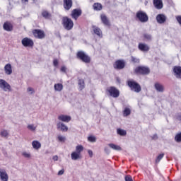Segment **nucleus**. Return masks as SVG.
<instances>
[{
  "instance_id": "nucleus-20",
  "label": "nucleus",
  "mask_w": 181,
  "mask_h": 181,
  "mask_svg": "<svg viewBox=\"0 0 181 181\" xmlns=\"http://www.w3.org/2000/svg\"><path fill=\"white\" fill-rule=\"evenodd\" d=\"M5 74L7 76H11L12 74V65L11 64H7L4 66Z\"/></svg>"
},
{
  "instance_id": "nucleus-37",
  "label": "nucleus",
  "mask_w": 181,
  "mask_h": 181,
  "mask_svg": "<svg viewBox=\"0 0 181 181\" xmlns=\"http://www.w3.org/2000/svg\"><path fill=\"white\" fill-rule=\"evenodd\" d=\"M58 142H66V137L62 135L57 136Z\"/></svg>"
},
{
  "instance_id": "nucleus-51",
  "label": "nucleus",
  "mask_w": 181,
  "mask_h": 181,
  "mask_svg": "<svg viewBox=\"0 0 181 181\" xmlns=\"http://www.w3.org/2000/svg\"><path fill=\"white\" fill-rule=\"evenodd\" d=\"M53 160H54V161H57L58 160H59V156H53Z\"/></svg>"
},
{
  "instance_id": "nucleus-44",
  "label": "nucleus",
  "mask_w": 181,
  "mask_h": 181,
  "mask_svg": "<svg viewBox=\"0 0 181 181\" xmlns=\"http://www.w3.org/2000/svg\"><path fill=\"white\" fill-rule=\"evenodd\" d=\"M175 118L177 121H181V112H178L175 115Z\"/></svg>"
},
{
  "instance_id": "nucleus-54",
  "label": "nucleus",
  "mask_w": 181,
  "mask_h": 181,
  "mask_svg": "<svg viewBox=\"0 0 181 181\" xmlns=\"http://www.w3.org/2000/svg\"><path fill=\"white\" fill-rule=\"evenodd\" d=\"M105 152H107V153H110V151H108V148H105Z\"/></svg>"
},
{
  "instance_id": "nucleus-52",
  "label": "nucleus",
  "mask_w": 181,
  "mask_h": 181,
  "mask_svg": "<svg viewBox=\"0 0 181 181\" xmlns=\"http://www.w3.org/2000/svg\"><path fill=\"white\" fill-rule=\"evenodd\" d=\"M152 139H158V134H153Z\"/></svg>"
},
{
  "instance_id": "nucleus-10",
  "label": "nucleus",
  "mask_w": 181,
  "mask_h": 181,
  "mask_svg": "<svg viewBox=\"0 0 181 181\" xmlns=\"http://www.w3.org/2000/svg\"><path fill=\"white\" fill-rule=\"evenodd\" d=\"M81 9L75 8L71 11V16L73 19H75V21H77L78 19L79 16H81Z\"/></svg>"
},
{
  "instance_id": "nucleus-38",
  "label": "nucleus",
  "mask_w": 181,
  "mask_h": 181,
  "mask_svg": "<svg viewBox=\"0 0 181 181\" xmlns=\"http://www.w3.org/2000/svg\"><path fill=\"white\" fill-rule=\"evenodd\" d=\"M88 141L89 142H96L97 138H95V136H89L88 137Z\"/></svg>"
},
{
  "instance_id": "nucleus-35",
  "label": "nucleus",
  "mask_w": 181,
  "mask_h": 181,
  "mask_svg": "<svg viewBox=\"0 0 181 181\" xmlns=\"http://www.w3.org/2000/svg\"><path fill=\"white\" fill-rule=\"evenodd\" d=\"M1 136L3 138H7L8 136L9 135V133H8L7 130H2L0 133Z\"/></svg>"
},
{
  "instance_id": "nucleus-36",
  "label": "nucleus",
  "mask_w": 181,
  "mask_h": 181,
  "mask_svg": "<svg viewBox=\"0 0 181 181\" xmlns=\"http://www.w3.org/2000/svg\"><path fill=\"white\" fill-rule=\"evenodd\" d=\"M144 37L146 39V40H148V42H151L152 40V35L151 34L145 33L144 34Z\"/></svg>"
},
{
  "instance_id": "nucleus-45",
  "label": "nucleus",
  "mask_w": 181,
  "mask_h": 181,
  "mask_svg": "<svg viewBox=\"0 0 181 181\" xmlns=\"http://www.w3.org/2000/svg\"><path fill=\"white\" fill-rule=\"evenodd\" d=\"M53 64L55 67H57V66H59V61H57V59H54Z\"/></svg>"
},
{
  "instance_id": "nucleus-42",
  "label": "nucleus",
  "mask_w": 181,
  "mask_h": 181,
  "mask_svg": "<svg viewBox=\"0 0 181 181\" xmlns=\"http://www.w3.org/2000/svg\"><path fill=\"white\" fill-rule=\"evenodd\" d=\"M132 63H139V59L132 57Z\"/></svg>"
},
{
  "instance_id": "nucleus-29",
  "label": "nucleus",
  "mask_w": 181,
  "mask_h": 181,
  "mask_svg": "<svg viewBox=\"0 0 181 181\" xmlns=\"http://www.w3.org/2000/svg\"><path fill=\"white\" fill-rule=\"evenodd\" d=\"M55 91L60 92L63 90V84L62 83H55L54 86Z\"/></svg>"
},
{
  "instance_id": "nucleus-7",
  "label": "nucleus",
  "mask_w": 181,
  "mask_h": 181,
  "mask_svg": "<svg viewBox=\"0 0 181 181\" xmlns=\"http://www.w3.org/2000/svg\"><path fill=\"white\" fill-rule=\"evenodd\" d=\"M0 88L4 90V91H12L11 85L4 79H0Z\"/></svg>"
},
{
  "instance_id": "nucleus-26",
  "label": "nucleus",
  "mask_w": 181,
  "mask_h": 181,
  "mask_svg": "<svg viewBox=\"0 0 181 181\" xmlns=\"http://www.w3.org/2000/svg\"><path fill=\"white\" fill-rule=\"evenodd\" d=\"M78 86L80 91H82V90H84L86 87V84L84 83V79H78Z\"/></svg>"
},
{
  "instance_id": "nucleus-48",
  "label": "nucleus",
  "mask_w": 181,
  "mask_h": 181,
  "mask_svg": "<svg viewBox=\"0 0 181 181\" xmlns=\"http://www.w3.org/2000/svg\"><path fill=\"white\" fill-rule=\"evenodd\" d=\"M46 19H52V14L47 12L46 13Z\"/></svg>"
},
{
  "instance_id": "nucleus-9",
  "label": "nucleus",
  "mask_w": 181,
  "mask_h": 181,
  "mask_svg": "<svg viewBox=\"0 0 181 181\" xmlns=\"http://www.w3.org/2000/svg\"><path fill=\"white\" fill-rule=\"evenodd\" d=\"M114 69H116L117 70H122L124 67H125V62L124 60H117L114 65H113Z\"/></svg>"
},
{
  "instance_id": "nucleus-2",
  "label": "nucleus",
  "mask_w": 181,
  "mask_h": 181,
  "mask_svg": "<svg viewBox=\"0 0 181 181\" xmlns=\"http://www.w3.org/2000/svg\"><path fill=\"white\" fill-rule=\"evenodd\" d=\"M136 18L141 22V23H146L149 21V17H148V14L145 11H139L136 13Z\"/></svg>"
},
{
  "instance_id": "nucleus-8",
  "label": "nucleus",
  "mask_w": 181,
  "mask_h": 181,
  "mask_svg": "<svg viewBox=\"0 0 181 181\" xmlns=\"http://www.w3.org/2000/svg\"><path fill=\"white\" fill-rule=\"evenodd\" d=\"M21 43L24 47H33L35 43L32 39L28 37H25L21 40Z\"/></svg>"
},
{
  "instance_id": "nucleus-16",
  "label": "nucleus",
  "mask_w": 181,
  "mask_h": 181,
  "mask_svg": "<svg viewBox=\"0 0 181 181\" xmlns=\"http://www.w3.org/2000/svg\"><path fill=\"white\" fill-rule=\"evenodd\" d=\"M71 6H73L72 0H64V8L65 11H70V9H71Z\"/></svg>"
},
{
  "instance_id": "nucleus-24",
  "label": "nucleus",
  "mask_w": 181,
  "mask_h": 181,
  "mask_svg": "<svg viewBox=\"0 0 181 181\" xmlns=\"http://www.w3.org/2000/svg\"><path fill=\"white\" fill-rule=\"evenodd\" d=\"M100 19L103 25H105L106 26H110V21L108 20V18L105 14H101L100 15Z\"/></svg>"
},
{
  "instance_id": "nucleus-27",
  "label": "nucleus",
  "mask_w": 181,
  "mask_h": 181,
  "mask_svg": "<svg viewBox=\"0 0 181 181\" xmlns=\"http://www.w3.org/2000/svg\"><path fill=\"white\" fill-rule=\"evenodd\" d=\"M32 146L34 149H40V147L42 146V144H40V142L38 141H33L32 142Z\"/></svg>"
},
{
  "instance_id": "nucleus-53",
  "label": "nucleus",
  "mask_w": 181,
  "mask_h": 181,
  "mask_svg": "<svg viewBox=\"0 0 181 181\" xmlns=\"http://www.w3.org/2000/svg\"><path fill=\"white\" fill-rule=\"evenodd\" d=\"M42 16H43L44 18H46V11H43V12H42Z\"/></svg>"
},
{
  "instance_id": "nucleus-55",
  "label": "nucleus",
  "mask_w": 181,
  "mask_h": 181,
  "mask_svg": "<svg viewBox=\"0 0 181 181\" xmlns=\"http://www.w3.org/2000/svg\"><path fill=\"white\" fill-rule=\"evenodd\" d=\"M21 1H22L23 3H26V2H28V0H21Z\"/></svg>"
},
{
  "instance_id": "nucleus-22",
  "label": "nucleus",
  "mask_w": 181,
  "mask_h": 181,
  "mask_svg": "<svg viewBox=\"0 0 181 181\" xmlns=\"http://www.w3.org/2000/svg\"><path fill=\"white\" fill-rule=\"evenodd\" d=\"M93 33H95V35H97L98 37H103V31H101V29H100V28L93 25Z\"/></svg>"
},
{
  "instance_id": "nucleus-14",
  "label": "nucleus",
  "mask_w": 181,
  "mask_h": 181,
  "mask_svg": "<svg viewBox=\"0 0 181 181\" xmlns=\"http://www.w3.org/2000/svg\"><path fill=\"white\" fill-rule=\"evenodd\" d=\"M3 28L6 32H12L13 30V25L10 22H5L3 25Z\"/></svg>"
},
{
  "instance_id": "nucleus-5",
  "label": "nucleus",
  "mask_w": 181,
  "mask_h": 181,
  "mask_svg": "<svg viewBox=\"0 0 181 181\" xmlns=\"http://www.w3.org/2000/svg\"><path fill=\"white\" fill-rule=\"evenodd\" d=\"M107 93L110 97L113 98H118L119 97V90L115 86H110L106 89Z\"/></svg>"
},
{
  "instance_id": "nucleus-13",
  "label": "nucleus",
  "mask_w": 181,
  "mask_h": 181,
  "mask_svg": "<svg viewBox=\"0 0 181 181\" xmlns=\"http://www.w3.org/2000/svg\"><path fill=\"white\" fill-rule=\"evenodd\" d=\"M138 48L139 49H140L141 52H148L151 49V47H149V45L145 43H139L138 45Z\"/></svg>"
},
{
  "instance_id": "nucleus-43",
  "label": "nucleus",
  "mask_w": 181,
  "mask_h": 181,
  "mask_svg": "<svg viewBox=\"0 0 181 181\" xmlns=\"http://www.w3.org/2000/svg\"><path fill=\"white\" fill-rule=\"evenodd\" d=\"M124 180L125 181H134L131 175H126Z\"/></svg>"
},
{
  "instance_id": "nucleus-39",
  "label": "nucleus",
  "mask_w": 181,
  "mask_h": 181,
  "mask_svg": "<svg viewBox=\"0 0 181 181\" xmlns=\"http://www.w3.org/2000/svg\"><path fill=\"white\" fill-rule=\"evenodd\" d=\"M163 156H165V153L160 154L156 160V163H159V162H160V160L163 158Z\"/></svg>"
},
{
  "instance_id": "nucleus-19",
  "label": "nucleus",
  "mask_w": 181,
  "mask_h": 181,
  "mask_svg": "<svg viewBox=\"0 0 181 181\" xmlns=\"http://www.w3.org/2000/svg\"><path fill=\"white\" fill-rule=\"evenodd\" d=\"M154 88H156V91H158V93H163L165 91V87L163 85L158 82L154 84Z\"/></svg>"
},
{
  "instance_id": "nucleus-40",
  "label": "nucleus",
  "mask_w": 181,
  "mask_h": 181,
  "mask_svg": "<svg viewBox=\"0 0 181 181\" xmlns=\"http://www.w3.org/2000/svg\"><path fill=\"white\" fill-rule=\"evenodd\" d=\"M175 141L176 142H181V132L178 133L175 137Z\"/></svg>"
},
{
  "instance_id": "nucleus-12",
  "label": "nucleus",
  "mask_w": 181,
  "mask_h": 181,
  "mask_svg": "<svg viewBox=\"0 0 181 181\" xmlns=\"http://www.w3.org/2000/svg\"><path fill=\"white\" fill-rule=\"evenodd\" d=\"M57 128L59 131H62V132H67V131H69V127L62 122H59L57 124Z\"/></svg>"
},
{
  "instance_id": "nucleus-3",
  "label": "nucleus",
  "mask_w": 181,
  "mask_h": 181,
  "mask_svg": "<svg viewBox=\"0 0 181 181\" xmlns=\"http://www.w3.org/2000/svg\"><path fill=\"white\" fill-rule=\"evenodd\" d=\"M76 57L83 63L88 64L91 62V58L83 51H78L76 54Z\"/></svg>"
},
{
  "instance_id": "nucleus-6",
  "label": "nucleus",
  "mask_w": 181,
  "mask_h": 181,
  "mask_svg": "<svg viewBox=\"0 0 181 181\" xmlns=\"http://www.w3.org/2000/svg\"><path fill=\"white\" fill-rule=\"evenodd\" d=\"M136 74H142L143 76H146L151 73L149 68L146 66H138L134 69Z\"/></svg>"
},
{
  "instance_id": "nucleus-34",
  "label": "nucleus",
  "mask_w": 181,
  "mask_h": 181,
  "mask_svg": "<svg viewBox=\"0 0 181 181\" xmlns=\"http://www.w3.org/2000/svg\"><path fill=\"white\" fill-rule=\"evenodd\" d=\"M27 128L32 132H35V131H36V126H35V124H28Z\"/></svg>"
},
{
  "instance_id": "nucleus-30",
  "label": "nucleus",
  "mask_w": 181,
  "mask_h": 181,
  "mask_svg": "<svg viewBox=\"0 0 181 181\" xmlns=\"http://www.w3.org/2000/svg\"><path fill=\"white\" fill-rule=\"evenodd\" d=\"M84 151V146H83L82 145H78L76 146V151L77 153H79L80 155H81V152H83Z\"/></svg>"
},
{
  "instance_id": "nucleus-32",
  "label": "nucleus",
  "mask_w": 181,
  "mask_h": 181,
  "mask_svg": "<svg viewBox=\"0 0 181 181\" xmlns=\"http://www.w3.org/2000/svg\"><path fill=\"white\" fill-rule=\"evenodd\" d=\"M117 132L118 135H120L121 136H125V135H127V131L122 129H117Z\"/></svg>"
},
{
  "instance_id": "nucleus-21",
  "label": "nucleus",
  "mask_w": 181,
  "mask_h": 181,
  "mask_svg": "<svg viewBox=\"0 0 181 181\" xmlns=\"http://www.w3.org/2000/svg\"><path fill=\"white\" fill-rule=\"evenodd\" d=\"M153 5L156 9H162L163 8L162 0H153Z\"/></svg>"
},
{
  "instance_id": "nucleus-49",
  "label": "nucleus",
  "mask_w": 181,
  "mask_h": 181,
  "mask_svg": "<svg viewBox=\"0 0 181 181\" xmlns=\"http://www.w3.org/2000/svg\"><path fill=\"white\" fill-rule=\"evenodd\" d=\"M88 153L90 158H93V151L88 150Z\"/></svg>"
},
{
  "instance_id": "nucleus-18",
  "label": "nucleus",
  "mask_w": 181,
  "mask_h": 181,
  "mask_svg": "<svg viewBox=\"0 0 181 181\" xmlns=\"http://www.w3.org/2000/svg\"><path fill=\"white\" fill-rule=\"evenodd\" d=\"M58 119H59V121H62L63 122H70V121H71V117L61 115L58 117Z\"/></svg>"
},
{
  "instance_id": "nucleus-33",
  "label": "nucleus",
  "mask_w": 181,
  "mask_h": 181,
  "mask_svg": "<svg viewBox=\"0 0 181 181\" xmlns=\"http://www.w3.org/2000/svg\"><path fill=\"white\" fill-rule=\"evenodd\" d=\"M123 115L124 117H128V115H131V109L126 107L123 112Z\"/></svg>"
},
{
  "instance_id": "nucleus-4",
  "label": "nucleus",
  "mask_w": 181,
  "mask_h": 181,
  "mask_svg": "<svg viewBox=\"0 0 181 181\" xmlns=\"http://www.w3.org/2000/svg\"><path fill=\"white\" fill-rule=\"evenodd\" d=\"M128 86L131 88L132 91H134V93H141L142 90L141 85L134 81H129Z\"/></svg>"
},
{
  "instance_id": "nucleus-47",
  "label": "nucleus",
  "mask_w": 181,
  "mask_h": 181,
  "mask_svg": "<svg viewBox=\"0 0 181 181\" xmlns=\"http://www.w3.org/2000/svg\"><path fill=\"white\" fill-rule=\"evenodd\" d=\"M62 175H64V169L60 170L58 172V176H62Z\"/></svg>"
},
{
  "instance_id": "nucleus-31",
  "label": "nucleus",
  "mask_w": 181,
  "mask_h": 181,
  "mask_svg": "<svg viewBox=\"0 0 181 181\" xmlns=\"http://www.w3.org/2000/svg\"><path fill=\"white\" fill-rule=\"evenodd\" d=\"M93 9L94 11H101L103 9V5L100 3H95L93 4Z\"/></svg>"
},
{
  "instance_id": "nucleus-11",
  "label": "nucleus",
  "mask_w": 181,
  "mask_h": 181,
  "mask_svg": "<svg viewBox=\"0 0 181 181\" xmlns=\"http://www.w3.org/2000/svg\"><path fill=\"white\" fill-rule=\"evenodd\" d=\"M33 35H34L35 37L37 39H43L45 37V32L42 31V30H33Z\"/></svg>"
},
{
  "instance_id": "nucleus-46",
  "label": "nucleus",
  "mask_w": 181,
  "mask_h": 181,
  "mask_svg": "<svg viewBox=\"0 0 181 181\" xmlns=\"http://www.w3.org/2000/svg\"><path fill=\"white\" fill-rule=\"evenodd\" d=\"M23 156H24V158H30V155L26 152L23 153Z\"/></svg>"
},
{
  "instance_id": "nucleus-41",
  "label": "nucleus",
  "mask_w": 181,
  "mask_h": 181,
  "mask_svg": "<svg viewBox=\"0 0 181 181\" xmlns=\"http://www.w3.org/2000/svg\"><path fill=\"white\" fill-rule=\"evenodd\" d=\"M27 91L28 93H30V94H35V89H33V88H28Z\"/></svg>"
},
{
  "instance_id": "nucleus-28",
  "label": "nucleus",
  "mask_w": 181,
  "mask_h": 181,
  "mask_svg": "<svg viewBox=\"0 0 181 181\" xmlns=\"http://www.w3.org/2000/svg\"><path fill=\"white\" fill-rule=\"evenodd\" d=\"M108 146L111 148L112 149H114V151H122V148H121V146L118 145H115L114 144H109Z\"/></svg>"
},
{
  "instance_id": "nucleus-23",
  "label": "nucleus",
  "mask_w": 181,
  "mask_h": 181,
  "mask_svg": "<svg viewBox=\"0 0 181 181\" xmlns=\"http://www.w3.org/2000/svg\"><path fill=\"white\" fill-rule=\"evenodd\" d=\"M81 158H83L81 156V154H80L76 151H73L71 153V158L72 159V160H78V159H81Z\"/></svg>"
},
{
  "instance_id": "nucleus-50",
  "label": "nucleus",
  "mask_w": 181,
  "mask_h": 181,
  "mask_svg": "<svg viewBox=\"0 0 181 181\" xmlns=\"http://www.w3.org/2000/svg\"><path fill=\"white\" fill-rule=\"evenodd\" d=\"M66 69H67L66 68V66H62L61 71H62L63 73H66Z\"/></svg>"
},
{
  "instance_id": "nucleus-25",
  "label": "nucleus",
  "mask_w": 181,
  "mask_h": 181,
  "mask_svg": "<svg viewBox=\"0 0 181 181\" xmlns=\"http://www.w3.org/2000/svg\"><path fill=\"white\" fill-rule=\"evenodd\" d=\"M173 71L177 78H181V66H175L173 68Z\"/></svg>"
},
{
  "instance_id": "nucleus-17",
  "label": "nucleus",
  "mask_w": 181,
  "mask_h": 181,
  "mask_svg": "<svg viewBox=\"0 0 181 181\" xmlns=\"http://www.w3.org/2000/svg\"><path fill=\"white\" fill-rule=\"evenodd\" d=\"M166 16L165 14H158L156 16V21L158 23L162 24L166 22Z\"/></svg>"
},
{
  "instance_id": "nucleus-15",
  "label": "nucleus",
  "mask_w": 181,
  "mask_h": 181,
  "mask_svg": "<svg viewBox=\"0 0 181 181\" xmlns=\"http://www.w3.org/2000/svg\"><path fill=\"white\" fill-rule=\"evenodd\" d=\"M0 178L1 181H8L9 179V176H8V173L4 169L0 168Z\"/></svg>"
},
{
  "instance_id": "nucleus-1",
  "label": "nucleus",
  "mask_w": 181,
  "mask_h": 181,
  "mask_svg": "<svg viewBox=\"0 0 181 181\" xmlns=\"http://www.w3.org/2000/svg\"><path fill=\"white\" fill-rule=\"evenodd\" d=\"M62 26L65 30H71L73 26H74V23L71 18H69L67 16H64L62 18Z\"/></svg>"
},
{
  "instance_id": "nucleus-56",
  "label": "nucleus",
  "mask_w": 181,
  "mask_h": 181,
  "mask_svg": "<svg viewBox=\"0 0 181 181\" xmlns=\"http://www.w3.org/2000/svg\"><path fill=\"white\" fill-rule=\"evenodd\" d=\"M59 39H62V37L60 36V34L58 35Z\"/></svg>"
}]
</instances>
